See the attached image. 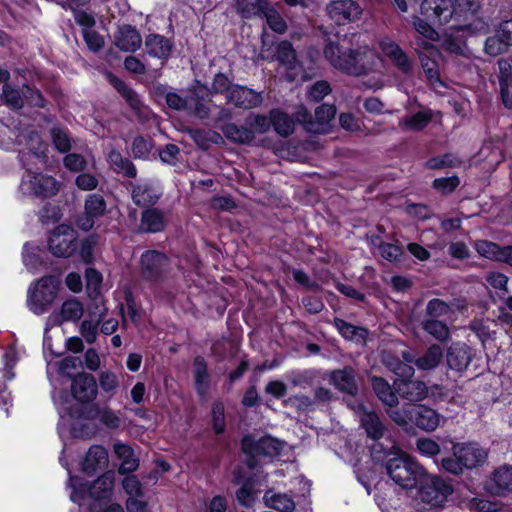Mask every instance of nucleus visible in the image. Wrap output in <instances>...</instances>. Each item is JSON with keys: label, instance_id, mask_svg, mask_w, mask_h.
I'll list each match as a JSON object with an SVG mask.
<instances>
[{"label": "nucleus", "instance_id": "f257e3e1", "mask_svg": "<svg viewBox=\"0 0 512 512\" xmlns=\"http://www.w3.org/2000/svg\"><path fill=\"white\" fill-rule=\"evenodd\" d=\"M358 36L343 37L339 42H328L324 48V56L330 64L342 72L361 76L376 70L379 57L366 45H357Z\"/></svg>", "mask_w": 512, "mask_h": 512}, {"label": "nucleus", "instance_id": "a19ab883", "mask_svg": "<svg viewBox=\"0 0 512 512\" xmlns=\"http://www.w3.org/2000/svg\"><path fill=\"white\" fill-rule=\"evenodd\" d=\"M414 406L405 405L401 408H397L396 406L387 407L386 412L389 417L399 426L406 427L410 423H414Z\"/></svg>", "mask_w": 512, "mask_h": 512}, {"label": "nucleus", "instance_id": "c756f323", "mask_svg": "<svg viewBox=\"0 0 512 512\" xmlns=\"http://www.w3.org/2000/svg\"><path fill=\"white\" fill-rule=\"evenodd\" d=\"M145 49L150 56L166 60L171 53L172 44L161 35L151 34L146 37Z\"/></svg>", "mask_w": 512, "mask_h": 512}, {"label": "nucleus", "instance_id": "58836bf2", "mask_svg": "<svg viewBox=\"0 0 512 512\" xmlns=\"http://www.w3.org/2000/svg\"><path fill=\"white\" fill-rule=\"evenodd\" d=\"M272 125L275 131L284 137L289 136L294 131V121L284 112L274 109L270 112Z\"/></svg>", "mask_w": 512, "mask_h": 512}, {"label": "nucleus", "instance_id": "72a5a7b5", "mask_svg": "<svg viewBox=\"0 0 512 512\" xmlns=\"http://www.w3.org/2000/svg\"><path fill=\"white\" fill-rule=\"evenodd\" d=\"M371 384L375 394L383 404L387 407L397 406L398 397L388 382L380 377H372Z\"/></svg>", "mask_w": 512, "mask_h": 512}, {"label": "nucleus", "instance_id": "4468645a", "mask_svg": "<svg viewBox=\"0 0 512 512\" xmlns=\"http://www.w3.org/2000/svg\"><path fill=\"white\" fill-rule=\"evenodd\" d=\"M454 456L459 457L464 468L472 469L485 463L487 452L476 443L456 444Z\"/></svg>", "mask_w": 512, "mask_h": 512}, {"label": "nucleus", "instance_id": "09e8293b", "mask_svg": "<svg viewBox=\"0 0 512 512\" xmlns=\"http://www.w3.org/2000/svg\"><path fill=\"white\" fill-rule=\"evenodd\" d=\"M416 450L424 457H434L441 451L440 445L433 439L428 437H420L416 440Z\"/></svg>", "mask_w": 512, "mask_h": 512}, {"label": "nucleus", "instance_id": "13d9d810", "mask_svg": "<svg viewBox=\"0 0 512 512\" xmlns=\"http://www.w3.org/2000/svg\"><path fill=\"white\" fill-rule=\"evenodd\" d=\"M83 38L88 47L92 52H98L104 47V38L95 30L83 29Z\"/></svg>", "mask_w": 512, "mask_h": 512}, {"label": "nucleus", "instance_id": "5701e85b", "mask_svg": "<svg viewBox=\"0 0 512 512\" xmlns=\"http://www.w3.org/2000/svg\"><path fill=\"white\" fill-rule=\"evenodd\" d=\"M414 415V424L426 432L435 431L445 422L443 415L427 406H417Z\"/></svg>", "mask_w": 512, "mask_h": 512}, {"label": "nucleus", "instance_id": "de8ad7c7", "mask_svg": "<svg viewBox=\"0 0 512 512\" xmlns=\"http://www.w3.org/2000/svg\"><path fill=\"white\" fill-rule=\"evenodd\" d=\"M455 14L453 18L468 20L469 16L474 15L479 9V3L474 0H455L453 1Z\"/></svg>", "mask_w": 512, "mask_h": 512}, {"label": "nucleus", "instance_id": "a878e982", "mask_svg": "<svg viewBox=\"0 0 512 512\" xmlns=\"http://www.w3.org/2000/svg\"><path fill=\"white\" fill-rule=\"evenodd\" d=\"M161 195L160 190L152 183L141 181L132 190V198L138 206L154 205Z\"/></svg>", "mask_w": 512, "mask_h": 512}, {"label": "nucleus", "instance_id": "9d476101", "mask_svg": "<svg viewBox=\"0 0 512 512\" xmlns=\"http://www.w3.org/2000/svg\"><path fill=\"white\" fill-rule=\"evenodd\" d=\"M348 405L355 413L359 414L361 426L365 429L369 438L378 440L384 436L386 427L378 414L366 410L363 404L357 400H353Z\"/></svg>", "mask_w": 512, "mask_h": 512}, {"label": "nucleus", "instance_id": "774afa93", "mask_svg": "<svg viewBox=\"0 0 512 512\" xmlns=\"http://www.w3.org/2000/svg\"><path fill=\"white\" fill-rule=\"evenodd\" d=\"M213 427L216 433H222L225 428L224 405L221 402L214 403L212 407Z\"/></svg>", "mask_w": 512, "mask_h": 512}, {"label": "nucleus", "instance_id": "e2e57ef3", "mask_svg": "<svg viewBox=\"0 0 512 512\" xmlns=\"http://www.w3.org/2000/svg\"><path fill=\"white\" fill-rule=\"evenodd\" d=\"M461 161L452 154L432 158L428 161V167L432 169H440L445 167L459 166Z\"/></svg>", "mask_w": 512, "mask_h": 512}, {"label": "nucleus", "instance_id": "dca6fc26", "mask_svg": "<svg viewBox=\"0 0 512 512\" xmlns=\"http://www.w3.org/2000/svg\"><path fill=\"white\" fill-rule=\"evenodd\" d=\"M382 53L404 74H409L413 68V61L392 39L384 38L379 42Z\"/></svg>", "mask_w": 512, "mask_h": 512}, {"label": "nucleus", "instance_id": "423d86ee", "mask_svg": "<svg viewBox=\"0 0 512 512\" xmlns=\"http://www.w3.org/2000/svg\"><path fill=\"white\" fill-rule=\"evenodd\" d=\"M417 488L421 500L432 506H442L453 492L452 487L443 479L427 472L425 479L419 482Z\"/></svg>", "mask_w": 512, "mask_h": 512}, {"label": "nucleus", "instance_id": "412c9836", "mask_svg": "<svg viewBox=\"0 0 512 512\" xmlns=\"http://www.w3.org/2000/svg\"><path fill=\"white\" fill-rule=\"evenodd\" d=\"M473 358L472 350L464 343H453L447 350L446 361L451 370L463 372Z\"/></svg>", "mask_w": 512, "mask_h": 512}, {"label": "nucleus", "instance_id": "c85d7f7f", "mask_svg": "<svg viewBox=\"0 0 512 512\" xmlns=\"http://www.w3.org/2000/svg\"><path fill=\"white\" fill-rule=\"evenodd\" d=\"M116 456L121 460L119 467L120 474H126L135 471L139 466V460L134 455L133 449L122 442H116L113 445Z\"/></svg>", "mask_w": 512, "mask_h": 512}, {"label": "nucleus", "instance_id": "f3484780", "mask_svg": "<svg viewBox=\"0 0 512 512\" xmlns=\"http://www.w3.org/2000/svg\"><path fill=\"white\" fill-rule=\"evenodd\" d=\"M398 352L401 354L402 360L394 356L390 351H385L382 356L383 363L400 378L412 377L414 368L410 363L414 361V357L405 349H401Z\"/></svg>", "mask_w": 512, "mask_h": 512}, {"label": "nucleus", "instance_id": "f03ea898", "mask_svg": "<svg viewBox=\"0 0 512 512\" xmlns=\"http://www.w3.org/2000/svg\"><path fill=\"white\" fill-rule=\"evenodd\" d=\"M385 470L395 484L407 490L417 488L419 482L426 477L425 468L413 457L396 447H393V450L387 454Z\"/></svg>", "mask_w": 512, "mask_h": 512}, {"label": "nucleus", "instance_id": "69168bd1", "mask_svg": "<svg viewBox=\"0 0 512 512\" xmlns=\"http://www.w3.org/2000/svg\"><path fill=\"white\" fill-rule=\"evenodd\" d=\"M509 46L507 43L501 39L499 35V31L497 32V36L489 37L485 42V51L487 54L492 56H497L503 53L506 50V47Z\"/></svg>", "mask_w": 512, "mask_h": 512}, {"label": "nucleus", "instance_id": "a211bd4d", "mask_svg": "<svg viewBox=\"0 0 512 512\" xmlns=\"http://www.w3.org/2000/svg\"><path fill=\"white\" fill-rule=\"evenodd\" d=\"M226 99L227 102L244 109L257 107L261 105L263 101L261 93L239 85H234L231 90H229V94H227Z\"/></svg>", "mask_w": 512, "mask_h": 512}, {"label": "nucleus", "instance_id": "0eeeda50", "mask_svg": "<svg viewBox=\"0 0 512 512\" xmlns=\"http://www.w3.org/2000/svg\"><path fill=\"white\" fill-rule=\"evenodd\" d=\"M20 190L25 195L47 198L58 192L59 185L51 176L28 171L21 181Z\"/></svg>", "mask_w": 512, "mask_h": 512}, {"label": "nucleus", "instance_id": "b1692460", "mask_svg": "<svg viewBox=\"0 0 512 512\" xmlns=\"http://www.w3.org/2000/svg\"><path fill=\"white\" fill-rule=\"evenodd\" d=\"M141 43L142 38L140 34L130 25L119 27L114 34V44L121 51L134 52L140 48Z\"/></svg>", "mask_w": 512, "mask_h": 512}, {"label": "nucleus", "instance_id": "603ef678", "mask_svg": "<svg viewBox=\"0 0 512 512\" xmlns=\"http://www.w3.org/2000/svg\"><path fill=\"white\" fill-rule=\"evenodd\" d=\"M412 25L421 37L432 41L438 40V33L427 21L421 19L418 16H413Z\"/></svg>", "mask_w": 512, "mask_h": 512}, {"label": "nucleus", "instance_id": "37998d69", "mask_svg": "<svg viewBox=\"0 0 512 512\" xmlns=\"http://www.w3.org/2000/svg\"><path fill=\"white\" fill-rule=\"evenodd\" d=\"M222 132L228 139L241 144H248L254 140L252 130L243 127L239 128L233 123L225 124L222 127Z\"/></svg>", "mask_w": 512, "mask_h": 512}, {"label": "nucleus", "instance_id": "5fc2aeb1", "mask_svg": "<svg viewBox=\"0 0 512 512\" xmlns=\"http://www.w3.org/2000/svg\"><path fill=\"white\" fill-rule=\"evenodd\" d=\"M419 58L424 73L432 83L440 82L439 71L437 64L434 59L425 55L423 52H419Z\"/></svg>", "mask_w": 512, "mask_h": 512}, {"label": "nucleus", "instance_id": "e433bc0d", "mask_svg": "<svg viewBox=\"0 0 512 512\" xmlns=\"http://www.w3.org/2000/svg\"><path fill=\"white\" fill-rule=\"evenodd\" d=\"M105 75L109 83L121 94L131 108L138 109L140 107L141 101L135 91L112 73L106 72Z\"/></svg>", "mask_w": 512, "mask_h": 512}, {"label": "nucleus", "instance_id": "c03bdc74", "mask_svg": "<svg viewBox=\"0 0 512 512\" xmlns=\"http://www.w3.org/2000/svg\"><path fill=\"white\" fill-rule=\"evenodd\" d=\"M335 326L346 339L363 342L367 335V330L362 327L354 326L341 319H335Z\"/></svg>", "mask_w": 512, "mask_h": 512}, {"label": "nucleus", "instance_id": "9b49d317", "mask_svg": "<svg viewBox=\"0 0 512 512\" xmlns=\"http://www.w3.org/2000/svg\"><path fill=\"white\" fill-rule=\"evenodd\" d=\"M421 14L433 23L446 24L455 14L453 0H423Z\"/></svg>", "mask_w": 512, "mask_h": 512}, {"label": "nucleus", "instance_id": "ddd939ff", "mask_svg": "<svg viewBox=\"0 0 512 512\" xmlns=\"http://www.w3.org/2000/svg\"><path fill=\"white\" fill-rule=\"evenodd\" d=\"M281 443L272 437H263L255 441L251 436L242 439V450L244 453L255 456H275L281 451Z\"/></svg>", "mask_w": 512, "mask_h": 512}, {"label": "nucleus", "instance_id": "338daca9", "mask_svg": "<svg viewBox=\"0 0 512 512\" xmlns=\"http://www.w3.org/2000/svg\"><path fill=\"white\" fill-rule=\"evenodd\" d=\"M460 181L457 176H451L446 178H438L433 182V187L441 193H451L459 185Z\"/></svg>", "mask_w": 512, "mask_h": 512}, {"label": "nucleus", "instance_id": "4be33fe9", "mask_svg": "<svg viewBox=\"0 0 512 512\" xmlns=\"http://www.w3.org/2000/svg\"><path fill=\"white\" fill-rule=\"evenodd\" d=\"M106 203L104 198L99 194H90L85 200L84 219L79 220V227L82 230H89L94 225V220L105 214Z\"/></svg>", "mask_w": 512, "mask_h": 512}, {"label": "nucleus", "instance_id": "39448f33", "mask_svg": "<svg viewBox=\"0 0 512 512\" xmlns=\"http://www.w3.org/2000/svg\"><path fill=\"white\" fill-rule=\"evenodd\" d=\"M336 115V107L331 104H322L315 109L314 116L304 106H299L295 112L296 121L301 123L306 131L324 133Z\"/></svg>", "mask_w": 512, "mask_h": 512}, {"label": "nucleus", "instance_id": "6e6d98bb", "mask_svg": "<svg viewBox=\"0 0 512 512\" xmlns=\"http://www.w3.org/2000/svg\"><path fill=\"white\" fill-rule=\"evenodd\" d=\"M475 249L481 256L497 261L500 246L487 240H478L475 243Z\"/></svg>", "mask_w": 512, "mask_h": 512}, {"label": "nucleus", "instance_id": "6e6552de", "mask_svg": "<svg viewBox=\"0 0 512 512\" xmlns=\"http://www.w3.org/2000/svg\"><path fill=\"white\" fill-rule=\"evenodd\" d=\"M142 277L152 283L163 281L169 272V261L166 255L155 250H149L141 256Z\"/></svg>", "mask_w": 512, "mask_h": 512}, {"label": "nucleus", "instance_id": "3c124183", "mask_svg": "<svg viewBox=\"0 0 512 512\" xmlns=\"http://www.w3.org/2000/svg\"><path fill=\"white\" fill-rule=\"evenodd\" d=\"M2 96L5 103L12 109H20L24 104V96L22 91L12 88L9 84L3 86Z\"/></svg>", "mask_w": 512, "mask_h": 512}, {"label": "nucleus", "instance_id": "0e129e2a", "mask_svg": "<svg viewBox=\"0 0 512 512\" xmlns=\"http://www.w3.org/2000/svg\"><path fill=\"white\" fill-rule=\"evenodd\" d=\"M99 320H84L80 326L81 336L87 343L91 344L96 340Z\"/></svg>", "mask_w": 512, "mask_h": 512}, {"label": "nucleus", "instance_id": "473e14b6", "mask_svg": "<svg viewBox=\"0 0 512 512\" xmlns=\"http://www.w3.org/2000/svg\"><path fill=\"white\" fill-rule=\"evenodd\" d=\"M331 381L341 391L354 395L357 387L354 379V371L352 368H344L342 370L334 371L331 374Z\"/></svg>", "mask_w": 512, "mask_h": 512}, {"label": "nucleus", "instance_id": "2f4dec72", "mask_svg": "<svg viewBox=\"0 0 512 512\" xmlns=\"http://www.w3.org/2000/svg\"><path fill=\"white\" fill-rule=\"evenodd\" d=\"M443 358L442 348L437 344H432L417 359H414L416 367L420 370L435 369Z\"/></svg>", "mask_w": 512, "mask_h": 512}, {"label": "nucleus", "instance_id": "393cba45", "mask_svg": "<svg viewBox=\"0 0 512 512\" xmlns=\"http://www.w3.org/2000/svg\"><path fill=\"white\" fill-rule=\"evenodd\" d=\"M108 465V453L106 449L100 445L91 446L82 462V470L92 475L98 470L106 468Z\"/></svg>", "mask_w": 512, "mask_h": 512}, {"label": "nucleus", "instance_id": "4c0bfd02", "mask_svg": "<svg viewBox=\"0 0 512 512\" xmlns=\"http://www.w3.org/2000/svg\"><path fill=\"white\" fill-rule=\"evenodd\" d=\"M267 5L266 0H237V12L247 19L261 17Z\"/></svg>", "mask_w": 512, "mask_h": 512}, {"label": "nucleus", "instance_id": "7c9ffc66", "mask_svg": "<svg viewBox=\"0 0 512 512\" xmlns=\"http://www.w3.org/2000/svg\"><path fill=\"white\" fill-rule=\"evenodd\" d=\"M193 377L197 393L205 397L210 386V375L203 357L197 356L193 361Z\"/></svg>", "mask_w": 512, "mask_h": 512}, {"label": "nucleus", "instance_id": "7ed1b4c3", "mask_svg": "<svg viewBox=\"0 0 512 512\" xmlns=\"http://www.w3.org/2000/svg\"><path fill=\"white\" fill-rule=\"evenodd\" d=\"M59 286L60 282L54 276H44L33 281L27 290L28 309L36 315L48 312L58 296Z\"/></svg>", "mask_w": 512, "mask_h": 512}, {"label": "nucleus", "instance_id": "20e7f679", "mask_svg": "<svg viewBox=\"0 0 512 512\" xmlns=\"http://www.w3.org/2000/svg\"><path fill=\"white\" fill-rule=\"evenodd\" d=\"M115 482V474L108 471L101 475L91 485H87L78 477L70 476L69 484L73 491L70 498L73 502L78 503L85 497L89 496L94 499H106L112 493Z\"/></svg>", "mask_w": 512, "mask_h": 512}, {"label": "nucleus", "instance_id": "a18cd8bd", "mask_svg": "<svg viewBox=\"0 0 512 512\" xmlns=\"http://www.w3.org/2000/svg\"><path fill=\"white\" fill-rule=\"evenodd\" d=\"M277 59L289 70H296L298 68L295 50L288 41H282L277 46Z\"/></svg>", "mask_w": 512, "mask_h": 512}, {"label": "nucleus", "instance_id": "bf43d9fd", "mask_svg": "<svg viewBox=\"0 0 512 512\" xmlns=\"http://www.w3.org/2000/svg\"><path fill=\"white\" fill-rule=\"evenodd\" d=\"M26 144L29 150L37 157H45L47 145L41 140L36 132H31L27 135Z\"/></svg>", "mask_w": 512, "mask_h": 512}, {"label": "nucleus", "instance_id": "2eb2a0df", "mask_svg": "<svg viewBox=\"0 0 512 512\" xmlns=\"http://www.w3.org/2000/svg\"><path fill=\"white\" fill-rule=\"evenodd\" d=\"M382 53L404 74H409L413 68V61L392 39L384 38L379 42Z\"/></svg>", "mask_w": 512, "mask_h": 512}, {"label": "nucleus", "instance_id": "6ab92c4d", "mask_svg": "<svg viewBox=\"0 0 512 512\" xmlns=\"http://www.w3.org/2000/svg\"><path fill=\"white\" fill-rule=\"evenodd\" d=\"M487 489L498 496L512 492V465H503L495 469L487 483Z\"/></svg>", "mask_w": 512, "mask_h": 512}, {"label": "nucleus", "instance_id": "79ce46f5", "mask_svg": "<svg viewBox=\"0 0 512 512\" xmlns=\"http://www.w3.org/2000/svg\"><path fill=\"white\" fill-rule=\"evenodd\" d=\"M108 162L114 171L122 173L127 177L136 176V168L130 160L123 158L122 155L115 150H111L108 154Z\"/></svg>", "mask_w": 512, "mask_h": 512}, {"label": "nucleus", "instance_id": "f8f14e48", "mask_svg": "<svg viewBox=\"0 0 512 512\" xmlns=\"http://www.w3.org/2000/svg\"><path fill=\"white\" fill-rule=\"evenodd\" d=\"M327 13L336 24L342 25L359 19L362 9L353 0H337L327 6Z\"/></svg>", "mask_w": 512, "mask_h": 512}, {"label": "nucleus", "instance_id": "1a4fd4ad", "mask_svg": "<svg viewBox=\"0 0 512 512\" xmlns=\"http://www.w3.org/2000/svg\"><path fill=\"white\" fill-rule=\"evenodd\" d=\"M77 232L68 225L56 227L48 240L51 253L56 257H69L76 250Z\"/></svg>", "mask_w": 512, "mask_h": 512}, {"label": "nucleus", "instance_id": "864d4df0", "mask_svg": "<svg viewBox=\"0 0 512 512\" xmlns=\"http://www.w3.org/2000/svg\"><path fill=\"white\" fill-rule=\"evenodd\" d=\"M450 312V306L440 299H432L428 302L426 307L427 318L436 319L446 316Z\"/></svg>", "mask_w": 512, "mask_h": 512}, {"label": "nucleus", "instance_id": "ea45409f", "mask_svg": "<svg viewBox=\"0 0 512 512\" xmlns=\"http://www.w3.org/2000/svg\"><path fill=\"white\" fill-rule=\"evenodd\" d=\"M84 313L83 305L75 298H70L64 301L60 308L61 321L76 322Z\"/></svg>", "mask_w": 512, "mask_h": 512}, {"label": "nucleus", "instance_id": "4d7b16f0", "mask_svg": "<svg viewBox=\"0 0 512 512\" xmlns=\"http://www.w3.org/2000/svg\"><path fill=\"white\" fill-rule=\"evenodd\" d=\"M330 93L331 87L328 82L317 81L309 87L307 96L311 101L318 102Z\"/></svg>", "mask_w": 512, "mask_h": 512}, {"label": "nucleus", "instance_id": "f704fd0d", "mask_svg": "<svg viewBox=\"0 0 512 512\" xmlns=\"http://www.w3.org/2000/svg\"><path fill=\"white\" fill-rule=\"evenodd\" d=\"M165 219L161 211L148 209L142 213L140 229L144 232H159L165 227Z\"/></svg>", "mask_w": 512, "mask_h": 512}, {"label": "nucleus", "instance_id": "c9c22d12", "mask_svg": "<svg viewBox=\"0 0 512 512\" xmlns=\"http://www.w3.org/2000/svg\"><path fill=\"white\" fill-rule=\"evenodd\" d=\"M264 501L267 506L280 512H292L295 509V502L290 496L275 493L273 490L266 491Z\"/></svg>", "mask_w": 512, "mask_h": 512}, {"label": "nucleus", "instance_id": "aec40b11", "mask_svg": "<svg viewBox=\"0 0 512 512\" xmlns=\"http://www.w3.org/2000/svg\"><path fill=\"white\" fill-rule=\"evenodd\" d=\"M71 392L73 397L80 402H89L97 395V383L95 378L86 373L78 374L72 380Z\"/></svg>", "mask_w": 512, "mask_h": 512}, {"label": "nucleus", "instance_id": "49530a36", "mask_svg": "<svg viewBox=\"0 0 512 512\" xmlns=\"http://www.w3.org/2000/svg\"><path fill=\"white\" fill-rule=\"evenodd\" d=\"M422 328L429 335L439 341H446L449 338V328L437 319L426 318L422 321Z\"/></svg>", "mask_w": 512, "mask_h": 512}, {"label": "nucleus", "instance_id": "8fccbe9b", "mask_svg": "<svg viewBox=\"0 0 512 512\" xmlns=\"http://www.w3.org/2000/svg\"><path fill=\"white\" fill-rule=\"evenodd\" d=\"M262 16L266 18L267 24L273 31L277 33H284L286 31L287 25L285 20L269 4L267 5Z\"/></svg>", "mask_w": 512, "mask_h": 512}, {"label": "nucleus", "instance_id": "bb28decb", "mask_svg": "<svg viewBox=\"0 0 512 512\" xmlns=\"http://www.w3.org/2000/svg\"><path fill=\"white\" fill-rule=\"evenodd\" d=\"M407 379L408 378H402L397 384L399 395L411 402L424 399L428 392L426 384L422 381H411Z\"/></svg>", "mask_w": 512, "mask_h": 512}, {"label": "nucleus", "instance_id": "cd10ccee", "mask_svg": "<svg viewBox=\"0 0 512 512\" xmlns=\"http://www.w3.org/2000/svg\"><path fill=\"white\" fill-rule=\"evenodd\" d=\"M434 117L431 109H422L412 115L399 120L398 126L403 131H420L424 129Z\"/></svg>", "mask_w": 512, "mask_h": 512}, {"label": "nucleus", "instance_id": "680f3d73", "mask_svg": "<svg viewBox=\"0 0 512 512\" xmlns=\"http://www.w3.org/2000/svg\"><path fill=\"white\" fill-rule=\"evenodd\" d=\"M97 417L102 424L111 429L118 428L121 423L119 416L109 408L98 409Z\"/></svg>", "mask_w": 512, "mask_h": 512}, {"label": "nucleus", "instance_id": "052dcab7", "mask_svg": "<svg viewBox=\"0 0 512 512\" xmlns=\"http://www.w3.org/2000/svg\"><path fill=\"white\" fill-rule=\"evenodd\" d=\"M51 138H52L54 146L56 147V149L59 152L64 153L70 149V147H71L70 139L64 130L59 129V128H53L51 130Z\"/></svg>", "mask_w": 512, "mask_h": 512}]
</instances>
